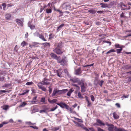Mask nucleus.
<instances>
[{
    "mask_svg": "<svg viewBox=\"0 0 131 131\" xmlns=\"http://www.w3.org/2000/svg\"><path fill=\"white\" fill-rule=\"evenodd\" d=\"M34 35L35 37H39L40 39L42 40L46 41L47 40L45 39L44 36L43 34H40L39 32H36L34 34Z\"/></svg>",
    "mask_w": 131,
    "mask_h": 131,
    "instance_id": "1",
    "label": "nucleus"
},
{
    "mask_svg": "<svg viewBox=\"0 0 131 131\" xmlns=\"http://www.w3.org/2000/svg\"><path fill=\"white\" fill-rule=\"evenodd\" d=\"M67 62L68 61L67 59V57L65 56H63L62 57V60H61L59 59L58 62L59 63H60L61 65L64 66Z\"/></svg>",
    "mask_w": 131,
    "mask_h": 131,
    "instance_id": "2",
    "label": "nucleus"
},
{
    "mask_svg": "<svg viewBox=\"0 0 131 131\" xmlns=\"http://www.w3.org/2000/svg\"><path fill=\"white\" fill-rule=\"evenodd\" d=\"M96 122L99 124V125H97L100 126H104L105 125H106L109 127L111 125V124H109L107 122H106L105 123H103L102 121L100 119H97Z\"/></svg>",
    "mask_w": 131,
    "mask_h": 131,
    "instance_id": "3",
    "label": "nucleus"
},
{
    "mask_svg": "<svg viewBox=\"0 0 131 131\" xmlns=\"http://www.w3.org/2000/svg\"><path fill=\"white\" fill-rule=\"evenodd\" d=\"M50 80L49 79H47L46 78H43V80L40 82L38 83V84H41L42 85H47L49 84L48 81H50Z\"/></svg>",
    "mask_w": 131,
    "mask_h": 131,
    "instance_id": "4",
    "label": "nucleus"
},
{
    "mask_svg": "<svg viewBox=\"0 0 131 131\" xmlns=\"http://www.w3.org/2000/svg\"><path fill=\"white\" fill-rule=\"evenodd\" d=\"M53 50L54 52L58 54H61L63 53V52L61 49L57 47L54 49Z\"/></svg>",
    "mask_w": 131,
    "mask_h": 131,
    "instance_id": "5",
    "label": "nucleus"
},
{
    "mask_svg": "<svg viewBox=\"0 0 131 131\" xmlns=\"http://www.w3.org/2000/svg\"><path fill=\"white\" fill-rule=\"evenodd\" d=\"M60 90H57L56 89H54L52 93V96H55L56 95H60L59 94L60 93Z\"/></svg>",
    "mask_w": 131,
    "mask_h": 131,
    "instance_id": "6",
    "label": "nucleus"
},
{
    "mask_svg": "<svg viewBox=\"0 0 131 131\" xmlns=\"http://www.w3.org/2000/svg\"><path fill=\"white\" fill-rule=\"evenodd\" d=\"M116 127L113 125L111 124V125L108 127V130L109 131H115Z\"/></svg>",
    "mask_w": 131,
    "mask_h": 131,
    "instance_id": "7",
    "label": "nucleus"
},
{
    "mask_svg": "<svg viewBox=\"0 0 131 131\" xmlns=\"http://www.w3.org/2000/svg\"><path fill=\"white\" fill-rule=\"evenodd\" d=\"M50 56L54 58V59L57 60V62H58V61L59 60V56L58 57L56 54L54 53H51L50 54Z\"/></svg>",
    "mask_w": 131,
    "mask_h": 131,
    "instance_id": "8",
    "label": "nucleus"
},
{
    "mask_svg": "<svg viewBox=\"0 0 131 131\" xmlns=\"http://www.w3.org/2000/svg\"><path fill=\"white\" fill-rule=\"evenodd\" d=\"M15 21L18 25L21 26H23V21H22L20 19H16Z\"/></svg>",
    "mask_w": 131,
    "mask_h": 131,
    "instance_id": "9",
    "label": "nucleus"
},
{
    "mask_svg": "<svg viewBox=\"0 0 131 131\" xmlns=\"http://www.w3.org/2000/svg\"><path fill=\"white\" fill-rule=\"evenodd\" d=\"M81 73V69L80 68H78L75 70V74L77 75H78Z\"/></svg>",
    "mask_w": 131,
    "mask_h": 131,
    "instance_id": "10",
    "label": "nucleus"
},
{
    "mask_svg": "<svg viewBox=\"0 0 131 131\" xmlns=\"http://www.w3.org/2000/svg\"><path fill=\"white\" fill-rule=\"evenodd\" d=\"M38 86L39 89H41L42 91L45 92L47 90L43 86L41 85H39V84L38 85Z\"/></svg>",
    "mask_w": 131,
    "mask_h": 131,
    "instance_id": "11",
    "label": "nucleus"
},
{
    "mask_svg": "<svg viewBox=\"0 0 131 131\" xmlns=\"http://www.w3.org/2000/svg\"><path fill=\"white\" fill-rule=\"evenodd\" d=\"M28 26L31 29H34L35 28V26L33 25L29 21L28 23Z\"/></svg>",
    "mask_w": 131,
    "mask_h": 131,
    "instance_id": "12",
    "label": "nucleus"
},
{
    "mask_svg": "<svg viewBox=\"0 0 131 131\" xmlns=\"http://www.w3.org/2000/svg\"><path fill=\"white\" fill-rule=\"evenodd\" d=\"M62 70L61 69H59L57 71V75L59 77H61V75L62 74Z\"/></svg>",
    "mask_w": 131,
    "mask_h": 131,
    "instance_id": "13",
    "label": "nucleus"
},
{
    "mask_svg": "<svg viewBox=\"0 0 131 131\" xmlns=\"http://www.w3.org/2000/svg\"><path fill=\"white\" fill-rule=\"evenodd\" d=\"M79 80V79L76 77H74L72 79H70V81L73 83L77 82Z\"/></svg>",
    "mask_w": 131,
    "mask_h": 131,
    "instance_id": "14",
    "label": "nucleus"
},
{
    "mask_svg": "<svg viewBox=\"0 0 131 131\" xmlns=\"http://www.w3.org/2000/svg\"><path fill=\"white\" fill-rule=\"evenodd\" d=\"M56 104L59 105L62 108H64V107L65 104H66L65 103L62 102H60V103H56Z\"/></svg>",
    "mask_w": 131,
    "mask_h": 131,
    "instance_id": "15",
    "label": "nucleus"
},
{
    "mask_svg": "<svg viewBox=\"0 0 131 131\" xmlns=\"http://www.w3.org/2000/svg\"><path fill=\"white\" fill-rule=\"evenodd\" d=\"M115 131H127L124 128H117L116 127L115 128Z\"/></svg>",
    "mask_w": 131,
    "mask_h": 131,
    "instance_id": "16",
    "label": "nucleus"
},
{
    "mask_svg": "<svg viewBox=\"0 0 131 131\" xmlns=\"http://www.w3.org/2000/svg\"><path fill=\"white\" fill-rule=\"evenodd\" d=\"M81 92H84L85 91V87L84 86V84L83 83L81 86Z\"/></svg>",
    "mask_w": 131,
    "mask_h": 131,
    "instance_id": "17",
    "label": "nucleus"
},
{
    "mask_svg": "<svg viewBox=\"0 0 131 131\" xmlns=\"http://www.w3.org/2000/svg\"><path fill=\"white\" fill-rule=\"evenodd\" d=\"M100 5H101V7L102 8H106L108 7V5L105 4L101 3Z\"/></svg>",
    "mask_w": 131,
    "mask_h": 131,
    "instance_id": "18",
    "label": "nucleus"
},
{
    "mask_svg": "<svg viewBox=\"0 0 131 131\" xmlns=\"http://www.w3.org/2000/svg\"><path fill=\"white\" fill-rule=\"evenodd\" d=\"M68 91V90L67 89L60 90V93L59 94L60 95L62 94H64L67 92Z\"/></svg>",
    "mask_w": 131,
    "mask_h": 131,
    "instance_id": "19",
    "label": "nucleus"
},
{
    "mask_svg": "<svg viewBox=\"0 0 131 131\" xmlns=\"http://www.w3.org/2000/svg\"><path fill=\"white\" fill-rule=\"evenodd\" d=\"M11 17V15L10 14H7L5 15L6 18L7 20L9 19Z\"/></svg>",
    "mask_w": 131,
    "mask_h": 131,
    "instance_id": "20",
    "label": "nucleus"
},
{
    "mask_svg": "<svg viewBox=\"0 0 131 131\" xmlns=\"http://www.w3.org/2000/svg\"><path fill=\"white\" fill-rule=\"evenodd\" d=\"M64 26V24H62L59 25L57 28V30L58 32L59 31L61 28Z\"/></svg>",
    "mask_w": 131,
    "mask_h": 131,
    "instance_id": "21",
    "label": "nucleus"
},
{
    "mask_svg": "<svg viewBox=\"0 0 131 131\" xmlns=\"http://www.w3.org/2000/svg\"><path fill=\"white\" fill-rule=\"evenodd\" d=\"M48 101L51 104H53L54 103L57 102V100L56 99H54L52 100H50L49 99H48Z\"/></svg>",
    "mask_w": 131,
    "mask_h": 131,
    "instance_id": "22",
    "label": "nucleus"
},
{
    "mask_svg": "<svg viewBox=\"0 0 131 131\" xmlns=\"http://www.w3.org/2000/svg\"><path fill=\"white\" fill-rule=\"evenodd\" d=\"M113 116L114 118L115 119H117L119 118V117L115 112H114L113 113Z\"/></svg>",
    "mask_w": 131,
    "mask_h": 131,
    "instance_id": "23",
    "label": "nucleus"
},
{
    "mask_svg": "<svg viewBox=\"0 0 131 131\" xmlns=\"http://www.w3.org/2000/svg\"><path fill=\"white\" fill-rule=\"evenodd\" d=\"M74 90L72 89H70L67 93V95L68 96H70L71 94L74 91Z\"/></svg>",
    "mask_w": 131,
    "mask_h": 131,
    "instance_id": "24",
    "label": "nucleus"
},
{
    "mask_svg": "<svg viewBox=\"0 0 131 131\" xmlns=\"http://www.w3.org/2000/svg\"><path fill=\"white\" fill-rule=\"evenodd\" d=\"M123 3L122 2L120 3L119 4V6L122 8V9L123 10H127V8L122 7L123 6Z\"/></svg>",
    "mask_w": 131,
    "mask_h": 131,
    "instance_id": "25",
    "label": "nucleus"
},
{
    "mask_svg": "<svg viewBox=\"0 0 131 131\" xmlns=\"http://www.w3.org/2000/svg\"><path fill=\"white\" fill-rule=\"evenodd\" d=\"M8 123V122L4 121L2 122L1 124H0V128L2 127L3 126V125L7 124Z\"/></svg>",
    "mask_w": 131,
    "mask_h": 131,
    "instance_id": "26",
    "label": "nucleus"
},
{
    "mask_svg": "<svg viewBox=\"0 0 131 131\" xmlns=\"http://www.w3.org/2000/svg\"><path fill=\"white\" fill-rule=\"evenodd\" d=\"M46 12L48 14L51 13L52 12V9L50 8H48L46 9Z\"/></svg>",
    "mask_w": 131,
    "mask_h": 131,
    "instance_id": "27",
    "label": "nucleus"
},
{
    "mask_svg": "<svg viewBox=\"0 0 131 131\" xmlns=\"http://www.w3.org/2000/svg\"><path fill=\"white\" fill-rule=\"evenodd\" d=\"M60 126L57 127H54L52 128V130L53 131H56L59 130L60 129Z\"/></svg>",
    "mask_w": 131,
    "mask_h": 131,
    "instance_id": "28",
    "label": "nucleus"
},
{
    "mask_svg": "<svg viewBox=\"0 0 131 131\" xmlns=\"http://www.w3.org/2000/svg\"><path fill=\"white\" fill-rule=\"evenodd\" d=\"M29 91L30 90H23V93L25 95V94H28L29 93Z\"/></svg>",
    "mask_w": 131,
    "mask_h": 131,
    "instance_id": "29",
    "label": "nucleus"
},
{
    "mask_svg": "<svg viewBox=\"0 0 131 131\" xmlns=\"http://www.w3.org/2000/svg\"><path fill=\"white\" fill-rule=\"evenodd\" d=\"M122 50V47L120 48V49H116L117 52V53L119 54L121 53V51Z\"/></svg>",
    "mask_w": 131,
    "mask_h": 131,
    "instance_id": "30",
    "label": "nucleus"
},
{
    "mask_svg": "<svg viewBox=\"0 0 131 131\" xmlns=\"http://www.w3.org/2000/svg\"><path fill=\"white\" fill-rule=\"evenodd\" d=\"M115 52V50L114 49H111L110 50L108 51H107L106 53V54H108L111 52Z\"/></svg>",
    "mask_w": 131,
    "mask_h": 131,
    "instance_id": "31",
    "label": "nucleus"
},
{
    "mask_svg": "<svg viewBox=\"0 0 131 131\" xmlns=\"http://www.w3.org/2000/svg\"><path fill=\"white\" fill-rule=\"evenodd\" d=\"M26 104L27 103H25V102H24L22 103L19 106V107H24Z\"/></svg>",
    "mask_w": 131,
    "mask_h": 131,
    "instance_id": "32",
    "label": "nucleus"
},
{
    "mask_svg": "<svg viewBox=\"0 0 131 131\" xmlns=\"http://www.w3.org/2000/svg\"><path fill=\"white\" fill-rule=\"evenodd\" d=\"M42 45L44 46H50V44L48 42H45L42 43Z\"/></svg>",
    "mask_w": 131,
    "mask_h": 131,
    "instance_id": "33",
    "label": "nucleus"
},
{
    "mask_svg": "<svg viewBox=\"0 0 131 131\" xmlns=\"http://www.w3.org/2000/svg\"><path fill=\"white\" fill-rule=\"evenodd\" d=\"M27 43H26L25 41H24L21 43V45L23 47H24L26 45Z\"/></svg>",
    "mask_w": 131,
    "mask_h": 131,
    "instance_id": "34",
    "label": "nucleus"
},
{
    "mask_svg": "<svg viewBox=\"0 0 131 131\" xmlns=\"http://www.w3.org/2000/svg\"><path fill=\"white\" fill-rule=\"evenodd\" d=\"M58 106L57 105H56L55 107H53L51 108L50 111H54L58 108Z\"/></svg>",
    "mask_w": 131,
    "mask_h": 131,
    "instance_id": "35",
    "label": "nucleus"
},
{
    "mask_svg": "<svg viewBox=\"0 0 131 131\" xmlns=\"http://www.w3.org/2000/svg\"><path fill=\"white\" fill-rule=\"evenodd\" d=\"M11 86V84H5L4 85V86L8 88V87L10 86Z\"/></svg>",
    "mask_w": 131,
    "mask_h": 131,
    "instance_id": "36",
    "label": "nucleus"
},
{
    "mask_svg": "<svg viewBox=\"0 0 131 131\" xmlns=\"http://www.w3.org/2000/svg\"><path fill=\"white\" fill-rule=\"evenodd\" d=\"M99 80L98 79H96L94 80V84L96 85L99 83Z\"/></svg>",
    "mask_w": 131,
    "mask_h": 131,
    "instance_id": "37",
    "label": "nucleus"
},
{
    "mask_svg": "<svg viewBox=\"0 0 131 131\" xmlns=\"http://www.w3.org/2000/svg\"><path fill=\"white\" fill-rule=\"evenodd\" d=\"M8 108V105H6L3 106V109L7 110Z\"/></svg>",
    "mask_w": 131,
    "mask_h": 131,
    "instance_id": "38",
    "label": "nucleus"
},
{
    "mask_svg": "<svg viewBox=\"0 0 131 131\" xmlns=\"http://www.w3.org/2000/svg\"><path fill=\"white\" fill-rule=\"evenodd\" d=\"M46 7V6L45 5L43 7L41 6L40 9V12L41 13L42 11Z\"/></svg>",
    "mask_w": 131,
    "mask_h": 131,
    "instance_id": "39",
    "label": "nucleus"
},
{
    "mask_svg": "<svg viewBox=\"0 0 131 131\" xmlns=\"http://www.w3.org/2000/svg\"><path fill=\"white\" fill-rule=\"evenodd\" d=\"M62 42L61 41L59 43H58L57 47L59 48H60L62 46Z\"/></svg>",
    "mask_w": 131,
    "mask_h": 131,
    "instance_id": "40",
    "label": "nucleus"
},
{
    "mask_svg": "<svg viewBox=\"0 0 131 131\" xmlns=\"http://www.w3.org/2000/svg\"><path fill=\"white\" fill-rule=\"evenodd\" d=\"M89 12L91 13L94 14L95 13L94 10L93 9H90L89 10Z\"/></svg>",
    "mask_w": 131,
    "mask_h": 131,
    "instance_id": "41",
    "label": "nucleus"
},
{
    "mask_svg": "<svg viewBox=\"0 0 131 131\" xmlns=\"http://www.w3.org/2000/svg\"><path fill=\"white\" fill-rule=\"evenodd\" d=\"M33 84V83L32 82H27L26 84V85H32Z\"/></svg>",
    "mask_w": 131,
    "mask_h": 131,
    "instance_id": "42",
    "label": "nucleus"
},
{
    "mask_svg": "<svg viewBox=\"0 0 131 131\" xmlns=\"http://www.w3.org/2000/svg\"><path fill=\"white\" fill-rule=\"evenodd\" d=\"M29 127H30L32 128H34V129H38V128L36 126H29Z\"/></svg>",
    "mask_w": 131,
    "mask_h": 131,
    "instance_id": "43",
    "label": "nucleus"
},
{
    "mask_svg": "<svg viewBox=\"0 0 131 131\" xmlns=\"http://www.w3.org/2000/svg\"><path fill=\"white\" fill-rule=\"evenodd\" d=\"M104 81L103 80H102L100 81V83H99V84L101 87L102 86V85L103 83H104Z\"/></svg>",
    "mask_w": 131,
    "mask_h": 131,
    "instance_id": "44",
    "label": "nucleus"
},
{
    "mask_svg": "<svg viewBox=\"0 0 131 131\" xmlns=\"http://www.w3.org/2000/svg\"><path fill=\"white\" fill-rule=\"evenodd\" d=\"M2 6L3 7V8L4 10H5L6 7V4L5 3H3L2 4Z\"/></svg>",
    "mask_w": 131,
    "mask_h": 131,
    "instance_id": "45",
    "label": "nucleus"
},
{
    "mask_svg": "<svg viewBox=\"0 0 131 131\" xmlns=\"http://www.w3.org/2000/svg\"><path fill=\"white\" fill-rule=\"evenodd\" d=\"M74 119L75 120H77L78 122L82 123L83 122L79 118H76L74 117Z\"/></svg>",
    "mask_w": 131,
    "mask_h": 131,
    "instance_id": "46",
    "label": "nucleus"
},
{
    "mask_svg": "<svg viewBox=\"0 0 131 131\" xmlns=\"http://www.w3.org/2000/svg\"><path fill=\"white\" fill-rule=\"evenodd\" d=\"M91 99L92 101L93 102L94 101L95 98L94 96L93 95H91L90 96Z\"/></svg>",
    "mask_w": 131,
    "mask_h": 131,
    "instance_id": "47",
    "label": "nucleus"
},
{
    "mask_svg": "<svg viewBox=\"0 0 131 131\" xmlns=\"http://www.w3.org/2000/svg\"><path fill=\"white\" fill-rule=\"evenodd\" d=\"M115 47L116 48H120L121 47H122H122H120V45L119 44H116L115 45Z\"/></svg>",
    "mask_w": 131,
    "mask_h": 131,
    "instance_id": "48",
    "label": "nucleus"
},
{
    "mask_svg": "<svg viewBox=\"0 0 131 131\" xmlns=\"http://www.w3.org/2000/svg\"><path fill=\"white\" fill-rule=\"evenodd\" d=\"M41 102H43L44 103L45 102V98L44 97H42L40 100Z\"/></svg>",
    "mask_w": 131,
    "mask_h": 131,
    "instance_id": "49",
    "label": "nucleus"
},
{
    "mask_svg": "<svg viewBox=\"0 0 131 131\" xmlns=\"http://www.w3.org/2000/svg\"><path fill=\"white\" fill-rule=\"evenodd\" d=\"M25 124H28L29 125H33V124L31 123L30 122H26Z\"/></svg>",
    "mask_w": 131,
    "mask_h": 131,
    "instance_id": "50",
    "label": "nucleus"
},
{
    "mask_svg": "<svg viewBox=\"0 0 131 131\" xmlns=\"http://www.w3.org/2000/svg\"><path fill=\"white\" fill-rule=\"evenodd\" d=\"M93 65H94V63H93L92 64H91L90 65H86L83 66V67H91V66H93Z\"/></svg>",
    "mask_w": 131,
    "mask_h": 131,
    "instance_id": "51",
    "label": "nucleus"
},
{
    "mask_svg": "<svg viewBox=\"0 0 131 131\" xmlns=\"http://www.w3.org/2000/svg\"><path fill=\"white\" fill-rule=\"evenodd\" d=\"M78 96L79 98H82L83 97L81 95V93L80 92H79L78 93Z\"/></svg>",
    "mask_w": 131,
    "mask_h": 131,
    "instance_id": "52",
    "label": "nucleus"
},
{
    "mask_svg": "<svg viewBox=\"0 0 131 131\" xmlns=\"http://www.w3.org/2000/svg\"><path fill=\"white\" fill-rule=\"evenodd\" d=\"M38 43H33V45H31L30 46V47H32L33 46H34L35 45H36L37 44H38Z\"/></svg>",
    "mask_w": 131,
    "mask_h": 131,
    "instance_id": "53",
    "label": "nucleus"
},
{
    "mask_svg": "<svg viewBox=\"0 0 131 131\" xmlns=\"http://www.w3.org/2000/svg\"><path fill=\"white\" fill-rule=\"evenodd\" d=\"M97 131H105L103 129L99 127H97Z\"/></svg>",
    "mask_w": 131,
    "mask_h": 131,
    "instance_id": "54",
    "label": "nucleus"
},
{
    "mask_svg": "<svg viewBox=\"0 0 131 131\" xmlns=\"http://www.w3.org/2000/svg\"><path fill=\"white\" fill-rule=\"evenodd\" d=\"M72 85L76 87L77 88V89L78 90H79L80 89V87L76 84H73Z\"/></svg>",
    "mask_w": 131,
    "mask_h": 131,
    "instance_id": "55",
    "label": "nucleus"
},
{
    "mask_svg": "<svg viewBox=\"0 0 131 131\" xmlns=\"http://www.w3.org/2000/svg\"><path fill=\"white\" fill-rule=\"evenodd\" d=\"M49 93L50 94H51V93L52 91V89L51 88L50 86L49 87Z\"/></svg>",
    "mask_w": 131,
    "mask_h": 131,
    "instance_id": "56",
    "label": "nucleus"
},
{
    "mask_svg": "<svg viewBox=\"0 0 131 131\" xmlns=\"http://www.w3.org/2000/svg\"><path fill=\"white\" fill-rule=\"evenodd\" d=\"M115 105L118 108L120 107V105L118 103H116L115 104Z\"/></svg>",
    "mask_w": 131,
    "mask_h": 131,
    "instance_id": "57",
    "label": "nucleus"
},
{
    "mask_svg": "<svg viewBox=\"0 0 131 131\" xmlns=\"http://www.w3.org/2000/svg\"><path fill=\"white\" fill-rule=\"evenodd\" d=\"M129 96V95H128L126 96L124 95L122 96V98H128V97Z\"/></svg>",
    "mask_w": 131,
    "mask_h": 131,
    "instance_id": "58",
    "label": "nucleus"
},
{
    "mask_svg": "<svg viewBox=\"0 0 131 131\" xmlns=\"http://www.w3.org/2000/svg\"><path fill=\"white\" fill-rule=\"evenodd\" d=\"M68 110H69L71 113H74L75 112L73 111H72V108H69Z\"/></svg>",
    "mask_w": 131,
    "mask_h": 131,
    "instance_id": "59",
    "label": "nucleus"
},
{
    "mask_svg": "<svg viewBox=\"0 0 131 131\" xmlns=\"http://www.w3.org/2000/svg\"><path fill=\"white\" fill-rule=\"evenodd\" d=\"M103 42L110 43V45H111V42H109L108 41H103Z\"/></svg>",
    "mask_w": 131,
    "mask_h": 131,
    "instance_id": "60",
    "label": "nucleus"
},
{
    "mask_svg": "<svg viewBox=\"0 0 131 131\" xmlns=\"http://www.w3.org/2000/svg\"><path fill=\"white\" fill-rule=\"evenodd\" d=\"M64 72L65 73H66L67 75H68L69 73L67 69H64Z\"/></svg>",
    "mask_w": 131,
    "mask_h": 131,
    "instance_id": "61",
    "label": "nucleus"
},
{
    "mask_svg": "<svg viewBox=\"0 0 131 131\" xmlns=\"http://www.w3.org/2000/svg\"><path fill=\"white\" fill-rule=\"evenodd\" d=\"M129 66L128 65H126L124 66L125 68L126 69H129Z\"/></svg>",
    "mask_w": 131,
    "mask_h": 131,
    "instance_id": "62",
    "label": "nucleus"
},
{
    "mask_svg": "<svg viewBox=\"0 0 131 131\" xmlns=\"http://www.w3.org/2000/svg\"><path fill=\"white\" fill-rule=\"evenodd\" d=\"M65 105L64 107H65L66 109L68 110L69 108V106L66 104H65Z\"/></svg>",
    "mask_w": 131,
    "mask_h": 131,
    "instance_id": "63",
    "label": "nucleus"
},
{
    "mask_svg": "<svg viewBox=\"0 0 131 131\" xmlns=\"http://www.w3.org/2000/svg\"><path fill=\"white\" fill-rule=\"evenodd\" d=\"M128 81L129 82H131V77H128Z\"/></svg>",
    "mask_w": 131,
    "mask_h": 131,
    "instance_id": "64",
    "label": "nucleus"
}]
</instances>
